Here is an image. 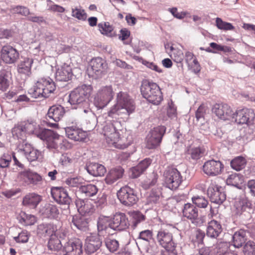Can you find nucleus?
Here are the masks:
<instances>
[{
	"instance_id": "f257e3e1",
	"label": "nucleus",
	"mask_w": 255,
	"mask_h": 255,
	"mask_svg": "<svg viewBox=\"0 0 255 255\" xmlns=\"http://www.w3.org/2000/svg\"><path fill=\"white\" fill-rule=\"evenodd\" d=\"M135 109L134 101L127 92L121 91L117 93L116 103L110 108L108 115L115 119L123 118L132 113Z\"/></svg>"
},
{
	"instance_id": "f03ea898",
	"label": "nucleus",
	"mask_w": 255,
	"mask_h": 255,
	"mask_svg": "<svg viewBox=\"0 0 255 255\" xmlns=\"http://www.w3.org/2000/svg\"><path fill=\"white\" fill-rule=\"evenodd\" d=\"M92 91L90 85H82L71 91L68 102L74 109L88 106L89 98Z\"/></svg>"
},
{
	"instance_id": "7ed1b4c3",
	"label": "nucleus",
	"mask_w": 255,
	"mask_h": 255,
	"mask_svg": "<svg viewBox=\"0 0 255 255\" xmlns=\"http://www.w3.org/2000/svg\"><path fill=\"white\" fill-rule=\"evenodd\" d=\"M54 82L49 77L42 78L30 88L28 93L34 98L40 97L48 98L50 94L53 93L56 90Z\"/></svg>"
},
{
	"instance_id": "20e7f679",
	"label": "nucleus",
	"mask_w": 255,
	"mask_h": 255,
	"mask_svg": "<svg viewBox=\"0 0 255 255\" xmlns=\"http://www.w3.org/2000/svg\"><path fill=\"white\" fill-rule=\"evenodd\" d=\"M120 123L118 121H114L113 123L106 124L103 128V134L107 143L110 145H113L120 149L127 148L128 144L122 143L120 139V133L118 127Z\"/></svg>"
},
{
	"instance_id": "39448f33",
	"label": "nucleus",
	"mask_w": 255,
	"mask_h": 255,
	"mask_svg": "<svg viewBox=\"0 0 255 255\" xmlns=\"http://www.w3.org/2000/svg\"><path fill=\"white\" fill-rule=\"evenodd\" d=\"M140 91L142 96L154 105H159L163 100L160 89L155 83L147 81L142 82Z\"/></svg>"
},
{
	"instance_id": "423d86ee",
	"label": "nucleus",
	"mask_w": 255,
	"mask_h": 255,
	"mask_svg": "<svg viewBox=\"0 0 255 255\" xmlns=\"http://www.w3.org/2000/svg\"><path fill=\"white\" fill-rule=\"evenodd\" d=\"M114 95L115 92L112 85L103 86L96 94L94 104L98 109H103L113 99Z\"/></svg>"
},
{
	"instance_id": "0eeeda50",
	"label": "nucleus",
	"mask_w": 255,
	"mask_h": 255,
	"mask_svg": "<svg viewBox=\"0 0 255 255\" xmlns=\"http://www.w3.org/2000/svg\"><path fill=\"white\" fill-rule=\"evenodd\" d=\"M157 242L165 249L173 252L176 248V244L173 241L172 235L167 228L161 227L157 232L156 236Z\"/></svg>"
},
{
	"instance_id": "6e6552de",
	"label": "nucleus",
	"mask_w": 255,
	"mask_h": 255,
	"mask_svg": "<svg viewBox=\"0 0 255 255\" xmlns=\"http://www.w3.org/2000/svg\"><path fill=\"white\" fill-rule=\"evenodd\" d=\"M164 177L166 187L172 190L176 189L182 181L180 173L175 168H168L164 172Z\"/></svg>"
},
{
	"instance_id": "1a4fd4ad",
	"label": "nucleus",
	"mask_w": 255,
	"mask_h": 255,
	"mask_svg": "<svg viewBox=\"0 0 255 255\" xmlns=\"http://www.w3.org/2000/svg\"><path fill=\"white\" fill-rule=\"evenodd\" d=\"M39 138L44 141L47 148L59 151L60 136L58 134L52 130L44 128Z\"/></svg>"
},
{
	"instance_id": "9d476101",
	"label": "nucleus",
	"mask_w": 255,
	"mask_h": 255,
	"mask_svg": "<svg viewBox=\"0 0 255 255\" xmlns=\"http://www.w3.org/2000/svg\"><path fill=\"white\" fill-rule=\"evenodd\" d=\"M166 130L164 126H158L151 129L146 137V147L154 149L159 145Z\"/></svg>"
},
{
	"instance_id": "9b49d317",
	"label": "nucleus",
	"mask_w": 255,
	"mask_h": 255,
	"mask_svg": "<svg viewBox=\"0 0 255 255\" xmlns=\"http://www.w3.org/2000/svg\"><path fill=\"white\" fill-rule=\"evenodd\" d=\"M117 196L121 203L127 206H132L138 200L134 190L128 186L121 188L117 193Z\"/></svg>"
},
{
	"instance_id": "f8f14e48",
	"label": "nucleus",
	"mask_w": 255,
	"mask_h": 255,
	"mask_svg": "<svg viewBox=\"0 0 255 255\" xmlns=\"http://www.w3.org/2000/svg\"><path fill=\"white\" fill-rule=\"evenodd\" d=\"M255 116L253 109L244 108L234 112V118L232 119V121L238 124L249 125L253 121Z\"/></svg>"
},
{
	"instance_id": "ddd939ff",
	"label": "nucleus",
	"mask_w": 255,
	"mask_h": 255,
	"mask_svg": "<svg viewBox=\"0 0 255 255\" xmlns=\"http://www.w3.org/2000/svg\"><path fill=\"white\" fill-rule=\"evenodd\" d=\"M213 113L220 119L226 121L234 118V112L230 106L226 104H216L212 108Z\"/></svg>"
},
{
	"instance_id": "4468645a",
	"label": "nucleus",
	"mask_w": 255,
	"mask_h": 255,
	"mask_svg": "<svg viewBox=\"0 0 255 255\" xmlns=\"http://www.w3.org/2000/svg\"><path fill=\"white\" fill-rule=\"evenodd\" d=\"M90 66L89 72L93 76L94 74L96 78L101 77L106 73L108 68L106 61L99 57L92 59L90 63Z\"/></svg>"
},
{
	"instance_id": "2eb2a0df",
	"label": "nucleus",
	"mask_w": 255,
	"mask_h": 255,
	"mask_svg": "<svg viewBox=\"0 0 255 255\" xmlns=\"http://www.w3.org/2000/svg\"><path fill=\"white\" fill-rule=\"evenodd\" d=\"M224 168L223 164L220 160L214 159L206 161L202 167L204 173L210 176H215L220 174Z\"/></svg>"
},
{
	"instance_id": "dca6fc26",
	"label": "nucleus",
	"mask_w": 255,
	"mask_h": 255,
	"mask_svg": "<svg viewBox=\"0 0 255 255\" xmlns=\"http://www.w3.org/2000/svg\"><path fill=\"white\" fill-rule=\"evenodd\" d=\"M82 243L79 239L69 240L64 246L63 255H81L83 253Z\"/></svg>"
},
{
	"instance_id": "f3484780",
	"label": "nucleus",
	"mask_w": 255,
	"mask_h": 255,
	"mask_svg": "<svg viewBox=\"0 0 255 255\" xmlns=\"http://www.w3.org/2000/svg\"><path fill=\"white\" fill-rule=\"evenodd\" d=\"M207 193L212 202L222 204L226 198L224 189L217 185L212 184L208 188Z\"/></svg>"
},
{
	"instance_id": "a211bd4d",
	"label": "nucleus",
	"mask_w": 255,
	"mask_h": 255,
	"mask_svg": "<svg viewBox=\"0 0 255 255\" xmlns=\"http://www.w3.org/2000/svg\"><path fill=\"white\" fill-rule=\"evenodd\" d=\"M183 216L191 220V222L197 226H200L204 223L203 217L198 218V211L196 207L191 203L184 204L182 210Z\"/></svg>"
},
{
	"instance_id": "6ab92c4d",
	"label": "nucleus",
	"mask_w": 255,
	"mask_h": 255,
	"mask_svg": "<svg viewBox=\"0 0 255 255\" xmlns=\"http://www.w3.org/2000/svg\"><path fill=\"white\" fill-rule=\"evenodd\" d=\"M18 180L25 185H37L39 184L42 180V177L30 170H26L20 172L17 177Z\"/></svg>"
},
{
	"instance_id": "aec40b11",
	"label": "nucleus",
	"mask_w": 255,
	"mask_h": 255,
	"mask_svg": "<svg viewBox=\"0 0 255 255\" xmlns=\"http://www.w3.org/2000/svg\"><path fill=\"white\" fill-rule=\"evenodd\" d=\"M241 200L236 202L234 210L235 214L237 216H242L243 219L244 217L250 218L251 217V213L253 210L251 207V204L248 202L245 197L242 198Z\"/></svg>"
},
{
	"instance_id": "412c9836",
	"label": "nucleus",
	"mask_w": 255,
	"mask_h": 255,
	"mask_svg": "<svg viewBox=\"0 0 255 255\" xmlns=\"http://www.w3.org/2000/svg\"><path fill=\"white\" fill-rule=\"evenodd\" d=\"M129 222L127 216L123 213H116L112 219V229L123 231L128 228Z\"/></svg>"
},
{
	"instance_id": "4be33fe9",
	"label": "nucleus",
	"mask_w": 255,
	"mask_h": 255,
	"mask_svg": "<svg viewBox=\"0 0 255 255\" xmlns=\"http://www.w3.org/2000/svg\"><path fill=\"white\" fill-rule=\"evenodd\" d=\"M51 194L53 199L58 204L68 205L71 201L67 191L63 187H52L51 190Z\"/></svg>"
},
{
	"instance_id": "5701e85b",
	"label": "nucleus",
	"mask_w": 255,
	"mask_h": 255,
	"mask_svg": "<svg viewBox=\"0 0 255 255\" xmlns=\"http://www.w3.org/2000/svg\"><path fill=\"white\" fill-rule=\"evenodd\" d=\"M19 56L18 52L10 45L3 46L1 48V59L5 63H14L18 59Z\"/></svg>"
},
{
	"instance_id": "b1692460",
	"label": "nucleus",
	"mask_w": 255,
	"mask_h": 255,
	"mask_svg": "<svg viewBox=\"0 0 255 255\" xmlns=\"http://www.w3.org/2000/svg\"><path fill=\"white\" fill-rule=\"evenodd\" d=\"M102 245V241L98 235L91 234L85 240V252L88 254H92L98 250Z\"/></svg>"
},
{
	"instance_id": "393cba45",
	"label": "nucleus",
	"mask_w": 255,
	"mask_h": 255,
	"mask_svg": "<svg viewBox=\"0 0 255 255\" xmlns=\"http://www.w3.org/2000/svg\"><path fill=\"white\" fill-rule=\"evenodd\" d=\"M65 130L67 136L75 141H83L87 136L85 131L76 126L67 127Z\"/></svg>"
},
{
	"instance_id": "a878e982",
	"label": "nucleus",
	"mask_w": 255,
	"mask_h": 255,
	"mask_svg": "<svg viewBox=\"0 0 255 255\" xmlns=\"http://www.w3.org/2000/svg\"><path fill=\"white\" fill-rule=\"evenodd\" d=\"M73 76L72 69L70 66L64 64L56 67L55 78L59 81H68Z\"/></svg>"
},
{
	"instance_id": "bb28decb",
	"label": "nucleus",
	"mask_w": 255,
	"mask_h": 255,
	"mask_svg": "<svg viewBox=\"0 0 255 255\" xmlns=\"http://www.w3.org/2000/svg\"><path fill=\"white\" fill-rule=\"evenodd\" d=\"M124 169L121 166L112 168L107 173L105 179L106 184L111 185L122 178Z\"/></svg>"
},
{
	"instance_id": "cd10ccee",
	"label": "nucleus",
	"mask_w": 255,
	"mask_h": 255,
	"mask_svg": "<svg viewBox=\"0 0 255 255\" xmlns=\"http://www.w3.org/2000/svg\"><path fill=\"white\" fill-rule=\"evenodd\" d=\"M222 232V226L219 222L212 220L208 223L206 230V235L208 237L217 239Z\"/></svg>"
},
{
	"instance_id": "c85d7f7f",
	"label": "nucleus",
	"mask_w": 255,
	"mask_h": 255,
	"mask_svg": "<svg viewBox=\"0 0 255 255\" xmlns=\"http://www.w3.org/2000/svg\"><path fill=\"white\" fill-rule=\"evenodd\" d=\"M22 124L26 132L35 134L38 137H39L44 129L41 128L39 125L32 119H29Z\"/></svg>"
},
{
	"instance_id": "c756f323",
	"label": "nucleus",
	"mask_w": 255,
	"mask_h": 255,
	"mask_svg": "<svg viewBox=\"0 0 255 255\" xmlns=\"http://www.w3.org/2000/svg\"><path fill=\"white\" fill-rule=\"evenodd\" d=\"M19 150L30 162L36 160L40 155V152L38 150L28 143H25L21 148H19Z\"/></svg>"
},
{
	"instance_id": "7c9ffc66",
	"label": "nucleus",
	"mask_w": 255,
	"mask_h": 255,
	"mask_svg": "<svg viewBox=\"0 0 255 255\" xmlns=\"http://www.w3.org/2000/svg\"><path fill=\"white\" fill-rule=\"evenodd\" d=\"M41 200L42 197L41 196L34 193H31L26 194L23 197L22 204L24 206L34 209Z\"/></svg>"
},
{
	"instance_id": "2f4dec72",
	"label": "nucleus",
	"mask_w": 255,
	"mask_h": 255,
	"mask_svg": "<svg viewBox=\"0 0 255 255\" xmlns=\"http://www.w3.org/2000/svg\"><path fill=\"white\" fill-rule=\"evenodd\" d=\"M65 114L64 108L59 105L51 107L48 111L47 116L55 122H58L63 117Z\"/></svg>"
},
{
	"instance_id": "473e14b6",
	"label": "nucleus",
	"mask_w": 255,
	"mask_h": 255,
	"mask_svg": "<svg viewBox=\"0 0 255 255\" xmlns=\"http://www.w3.org/2000/svg\"><path fill=\"white\" fill-rule=\"evenodd\" d=\"M33 59L31 58H24L20 61L17 65V72L19 74L29 76L31 74V68Z\"/></svg>"
},
{
	"instance_id": "72a5a7b5",
	"label": "nucleus",
	"mask_w": 255,
	"mask_h": 255,
	"mask_svg": "<svg viewBox=\"0 0 255 255\" xmlns=\"http://www.w3.org/2000/svg\"><path fill=\"white\" fill-rule=\"evenodd\" d=\"M87 172L93 176H103L106 172L105 166L98 163H90L86 167Z\"/></svg>"
},
{
	"instance_id": "f704fd0d",
	"label": "nucleus",
	"mask_w": 255,
	"mask_h": 255,
	"mask_svg": "<svg viewBox=\"0 0 255 255\" xmlns=\"http://www.w3.org/2000/svg\"><path fill=\"white\" fill-rule=\"evenodd\" d=\"M57 231V226L53 223L41 224L37 227V233L41 235L51 237L55 235Z\"/></svg>"
},
{
	"instance_id": "c9c22d12",
	"label": "nucleus",
	"mask_w": 255,
	"mask_h": 255,
	"mask_svg": "<svg viewBox=\"0 0 255 255\" xmlns=\"http://www.w3.org/2000/svg\"><path fill=\"white\" fill-rule=\"evenodd\" d=\"M40 212L46 217L50 218H57L59 214L57 206L50 204H46L40 209Z\"/></svg>"
},
{
	"instance_id": "e433bc0d",
	"label": "nucleus",
	"mask_w": 255,
	"mask_h": 255,
	"mask_svg": "<svg viewBox=\"0 0 255 255\" xmlns=\"http://www.w3.org/2000/svg\"><path fill=\"white\" fill-rule=\"evenodd\" d=\"M233 245L235 247L239 248L246 241V232L244 230H240L236 232L232 237Z\"/></svg>"
},
{
	"instance_id": "4c0bfd02",
	"label": "nucleus",
	"mask_w": 255,
	"mask_h": 255,
	"mask_svg": "<svg viewBox=\"0 0 255 255\" xmlns=\"http://www.w3.org/2000/svg\"><path fill=\"white\" fill-rule=\"evenodd\" d=\"M71 227L73 228V226L80 230H85L88 226V222L86 219L83 217H81L80 215H76L72 217L71 220Z\"/></svg>"
},
{
	"instance_id": "58836bf2",
	"label": "nucleus",
	"mask_w": 255,
	"mask_h": 255,
	"mask_svg": "<svg viewBox=\"0 0 255 255\" xmlns=\"http://www.w3.org/2000/svg\"><path fill=\"white\" fill-rule=\"evenodd\" d=\"M205 150L203 147L192 145L190 146L187 150V153L190 156L193 160L200 159L203 155Z\"/></svg>"
},
{
	"instance_id": "ea45409f",
	"label": "nucleus",
	"mask_w": 255,
	"mask_h": 255,
	"mask_svg": "<svg viewBox=\"0 0 255 255\" xmlns=\"http://www.w3.org/2000/svg\"><path fill=\"white\" fill-rule=\"evenodd\" d=\"M9 72L5 70L0 72V90L4 92L6 91L10 84Z\"/></svg>"
},
{
	"instance_id": "a19ab883",
	"label": "nucleus",
	"mask_w": 255,
	"mask_h": 255,
	"mask_svg": "<svg viewBox=\"0 0 255 255\" xmlns=\"http://www.w3.org/2000/svg\"><path fill=\"white\" fill-rule=\"evenodd\" d=\"M76 206L78 208V212L81 214H86L92 211V205L87 200L85 201L79 199L76 201Z\"/></svg>"
},
{
	"instance_id": "79ce46f5",
	"label": "nucleus",
	"mask_w": 255,
	"mask_h": 255,
	"mask_svg": "<svg viewBox=\"0 0 255 255\" xmlns=\"http://www.w3.org/2000/svg\"><path fill=\"white\" fill-rule=\"evenodd\" d=\"M80 191L88 197H93L96 195L98 191L97 187L92 184L82 185L80 187Z\"/></svg>"
},
{
	"instance_id": "37998d69",
	"label": "nucleus",
	"mask_w": 255,
	"mask_h": 255,
	"mask_svg": "<svg viewBox=\"0 0 255 255\" xmlns=\"http://www.w3.org/2000/svg\"><path fill=\"white\" fill-rule=\"evenodd\" d=\"M112 220L109 217L101 216L98 219L97 227L99 231L107 230L108 228L112 229Z\"/></svg>"
},
{
	"instance_id": "c03bdc74",
	"label": "nucleus",
	"mask_w": 255,
	"mask_h": 255,
	"mask_svg": "<svg viewBox=\"0 0 255 255\" xmlns=\"http://www.w3.org/2000/svg\"><path fill=\"white\" fill-rule=\"evenodd\" d=\"M243 182V177L239 174L234 173L230 175L226 180L228 185L241 188V185Z\"/></svg>"
},
{
	"instance_id": "a18cd8bd",
	"label": "nucleus",
	"mask_w": 255,
	"mask_h": 255,
	"mask_svg": "<svg viewBox=\"0 0 255 255\" xmlns=\"http://www.w3.org/2000/svg\"><path fill=\"white\" fill-rule=\"evenodd\" d=\"M247 160L243 156H238L231 161L232 168L237 171H240L245 168Z\"/></svg>"
},
{
	"instance_id": "49530a36",
	"label": "nucleus",
	"mask_w": 255,
	"mask_h": 255,
	"mask_svg": "<svg viewBox=\"0 0 255 255\" xmlns=\"http://www.w3.org/2000/svg\"><path fill=\"white\" fill-rule=\"evenodd\" d=\"M55 234L50 237L48 243V248L51 251H57L60 250L62 248V244L60 238L59 239Z\"/></svg>"
},
{
	"instance_id": "de8ad7c7",
	"label": "nucleus",
	"mask_w": 255,
	"mask_h": 255,
	"mask_svg": "<svg viewBox=\"0 0 255 255\" xmlns=\"http://www.w3.org/2000/svg\"><path fill=\"white\" fill-rule=\"evenodd\" d=\"M129 215L132 220V226L133 228L137 227L140 222L145 220V216L138 211H133L129 212Z\"/></svg>"
},
{
	"instance_id": "09e8293b",
	"label": "nucleus",
	"mask_w": 255,
	"mask_h": 255,
	"mask_svg": "<svg viewBox=\"0 0 255 255\" xmlns=\"http://www.w3.org/2000/svg\"><path fill=\"white\" fill-rule=\"evenodd\" d=\"M216 26L217 27L222 30H234L235 27L231 23L223 21L222 18L217 17L215 19Z\"/></svg>"
},
{
	"instance_id": "8fccbe9b",
	"label": "nucleus",
	"mask_w": 255,
	"mask_h": 255,
	"mask_svg": "<svg viewBox=\"0 0 255 255\" xmlns=\"http://www.w3.org/2000/svg\"><path fill=\"white\" fill-rule=\"evenodd\" d=\"M26 131L22 124H18L14 126L12 129V134L14 138L23 139Z\"/></svg>"
},
{
	"instance_id": "3c124183",
	"label": "nucleus",
	"mask_w": 255,
	"mask_h": 255,
	"mask_svg": "<svg viewBox=\"0 0 255 255\" xmlns=\"http://www.w3.org/2000/svg\"><path fill=\"white\" fill-rule=\"evenodd\" d=\"M157 179V174L152 173L148 178H146L141 182V186L144 189H148L156 184Z\"/></svg>"
},
{
	"instance_id": "603ef678",
	"label": "nucleus",
	"mask_w": 255,
	"mask_h": 255,
	"mask_svg": "<svg viewBox=\"0 0 255 255\" xmlns=\"http://www.w3.org/2000/svg\"><path fill=\"white\" fill-rule=\"evenodd\" d=\"M170 57L176 63H181L184 59V55L182 51L179 49H175L173 46H170V52H169Z\"/></svg>"
},
{
	"instance_id": "864d4df0",
	"label": "nucleus",
	"mask_w": 255,
	"mask_h": 255,
	"mask_svg": "<svg viewBox=\"0 0 255 255\" xmlns=\"http://www.w3.org/2000/svg\"><path fill=\"white\" fill-rule=\"evenodd\" d=\"M153 234L152 232L149 230H145L141 231L136 239V243L138 246V244L140 243L141 240H143L147 243H149L150 240L152 239Z\"/></svg>"
},
{
	"instance_id": "5fc2aeb1",
	"label": "nucleus",
	"mask_w": 255,
	"mask_h": 255,
	"mask_svg": "<svg viewBox=\"0 0 255 255\" xmlns=\"http://www.w3.org/2000/svg\"><path fill=\"white\" fill-rule=\"evenodd\" d=\"M192 201L196 206L201 208H205L208 205V200L202 196H194L192 197Z\"/></svg>"
},
{
	"instance_id": "6e6d98bb",
	"label": "nucleus",
	"mask_w": 255,
	"mask_h": 255,
	"mask_svg": "<svg viewBox=\"0 0 255 255\" xmlns=\"http://www.w3.org/2000/svg\"><path fill=\"white\" fill-rule=\"evenodd\" d=\"M72 16L83 21L85 20L87 17V13L81 6L72 8Z\"/></svg>"
},
{
	"instance_id": "4d7b16f0",
	"label": "nucleus",
	"mask_w": 255,
	"mask_h": 255,
	"mask_svg": "<svg viewBox=\"0 0 255 255\" xmlns=\"http://www.w3.org/2000/svg\"><path fill=\"white\" fill-rule=\"evenodd\" d=\"M20 217L21 219L20 220V222L26 226L32 225L36 221L35 217L30 214L22 213L20 214Z\"/></svg>"
},
{
	"instance_id": "13d9d810",
	"label": "nucleus",
	"mask_w": 255,
	"mask_h": 255,
	"mask_svg": "<svg viewBox=\"0 0 255 255\" xmlns=\"http://www.w3.org/2000/svg\"><path fill=\"white\" fill-rule=\"evenodd\" d=\"M100 31L102 34L111 36L113 27L108 22H102L98 24Z\"/></svg>"
},
{
	"instance_id": "bf43d9fd",
	"label": "nucleus",
	"mask_w": 255,
	"mask_h": 255,
	"mask_svg": "<svg viewBox=\"0 0 255 255\" xmlns=\"http://www.w3.org/2000/svg\"><path fill=\"white\" fill-rule=\"evenodd\" d=\"M83 179L81 177L68 178L66 179L65 183L69 187H78L82 186Z\"/></svg>"
},
{
	"instance_id": "052dcab7",
	"label": "nucleus",
	"mask_w": 255,
	"mask_h": 255,
	"mask_svg": "<svg viewBox=\"0 0 255 255\" xmlns=\"http://www.w3.org/2000/svg\"><path fill=\"white\" fill-rule=\"evenodd\" d=\"M243 252L245 255H255V243L248 242L244 247Z\"/></svg>"
},
{
	"instance_id": "680f3d73",
	"label": "nucleus",
	"mask_w": 255,
	"mask_h": 255,
	"mask_svg": "<svg viewBox=\"0 0 255 255\" xmlns=\"http://www.w3.org/2000/svg\"><path fill=\"white\" fill-rule=\"evenodd\" d=\"M140 61L142 64L145 66L147 68L153 70L158 73H161L162 72V69L155 63L152 62L147 61L146 60H144L143 59H141Z\"/></svg>"
},
{
	"instance_id": "e2e57ef3",
	"label": "nucleus",
	"mask_w": 255,
	"mask_h": 255,
	"mask_svg": "<svg viewBox=\"0 0 255 255\" xmlns=\"http://www.w3.org/2000/svg\"><path fill=\"white\" fill-rule=\"evenodd\" d=\"M11 11L15 13L20 14L23 16H28L30 14L29 9L23 6L17 5L11 8Z\"/></svg>"
},
{
	"instance_id": "0e129e2a",
	"label": "nucleus",
	"mask_w": 255,
	"mask_h": 255,
	"mask_svg": "<svg viewBox=\"0 0 255 255\" xmlns=\"http://www.w3.org/2000/svg\"><path fill=\"white\" fill-rule=\"evenodd\" d=\"M106 245L107 248L111 252L116 251L119 247L118 241L115 239H107L106 241Z\"/></svg>"
},
{
	"instance_id": "69168bd1",
	"label": "nucleus",
	"mask_w": 255,
	"mask_h": 255,
	"mask_svg": "<svg viewBox=\"0 0 255 255\" xmlns=\"http://www.w3.org/2000/svg\"><path fill=\"white\" fill-rule=\"evenodd\" d=\"M29 235L27 231H22L18 236L14 238V240L17 243H25L28 242Z\"/></svg>"
},
{
	"instance_id": "338daca9",
	"label": "nucleus",
	"mask_w": 255,
	"mask_h": 255,
	"mask_svg": "<svg viewBox=\"0 0 255 255\" xmlns=\"http://www.w3.org/2000/svg\"><path fill=\"white\" fill-rule=\"evenodd\" d=\"M11 160V156L8 154H3L0 158V167L5 168L8 166Z\"/></svg>"
},
{
	"instance_id": "774afa93",
	"label": "nucleus",
	"mask_w": 255,
	"mask_h": 255,
	"mask_svg": "<svg viewBox=\"0 0 255 255\" xmlns=\"http://www.w3.org/2000/svg\"><path fill=\"white\" fill-rule=\"evenodd\" d=\"M168 11H170L174 17L179 19H182L188 13L187 11L178 12L176 7L169 8Z\"/></svg>"
}]
</instances>
